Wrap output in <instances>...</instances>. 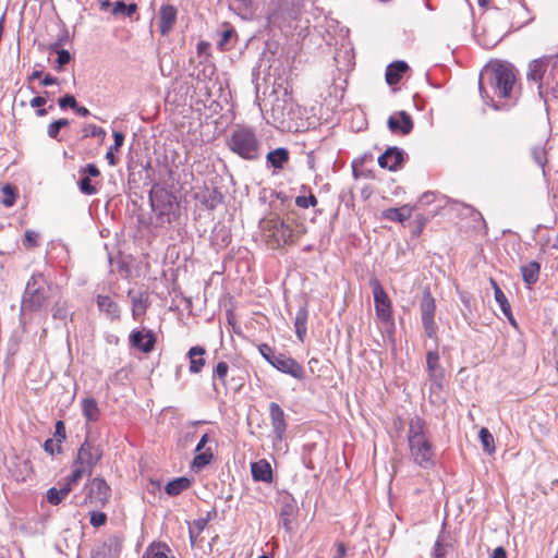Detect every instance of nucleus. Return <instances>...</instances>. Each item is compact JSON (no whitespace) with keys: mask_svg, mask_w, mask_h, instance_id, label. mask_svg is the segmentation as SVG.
<instances>
[{"mask_svg":"<svg viewBox=\"0 0 558 558\" xmlns=\"http://www.w3.org/2000/svg\"><path fill=\"white\" fill-rule=\"evenodd\" d=\"M262 229L272 248H279L293 242L292 228L279 217H271L262 222Z\"/></svg>","mask_w":558,"mask_h":558,"instance_id":"39448f33","label":"nucleus"},{"mask_svg":"<svg viewBox=\"0 0 558 558\" xmlns=\"http://www.w3.org/2000/svg\"><path fill=\"white\" fill-rule=\"evenodd\" d=\"M412 215V208L404 205L400 208H388L383 211V217L390 221L404 222Z\"/></svg>","mask_w":558,"mask_h":558,"instance_id":"a878e982","label":"nucleus"},{"mask_svg":"<svg viewBox=\"0 0 558 558\" xmlns=\"http://www.w3.org/2000/svg\"><path fill=\"white\" fill-rule=\"evenodd\" d=\"M82 413L87 422H97L100 415L97 401L92 397L83 399Z\"/></svg>","mask_w":558,"mask_h":558,"instance_id":"bb28decb","label":"nucleus"},{"mask_svg":"<svg viewBox=\"0 0 558 558\" xmlns=\"http://www.w3.org/2000/svg\"><path fill=\"white\" fill-rule=\"evenodd\" d=\"M72 468L73 470L71 474L65 478V482L63 483V485L71 487V490L80 482L83 475L87 474V469L76 463L75 461H73Z\"/></svg>","mask_w":558,"mask_h":558,"instance_id":"72a5a7b5","label":"nucleus"},{"mask_svg":"<svg viewBox=\"0 0 558 558\" xmlns=\"http://www.w3.org/2000/svg\"><path fill=\"white\" fill-rule=\"evenodd\" d=\"M41 84L44 86H50V85H54V84H58V78L57 77H53L51 76L50 74H47L44 76V78L41 80Z\"/></svg>","mask_w":558,"mask_h":558,"instance_id":"0e129e2a","label":"nucleus"},{"mask_svg":"<svg viewBox=\"0 0 558 558\" xmlns=\"http://www.w3.org/2000/svg\"><path fill=\"white\" fill-rule=\"evenodd\" d=\"M65 425L62 421H57L56 423V429H54V440L58 441L60 445L65 439Z\"/></svg>","mask_w":558,"mask_h":558,"instance_id":"5fc2aeb1","label":"nucleus"},{"mask_svg":"<svg viewBox=\"0 0 558 558\" xmlns=\"http://www.w3.org/2000/svg\"><path fill=\"white\" fill-rule=\"evenodd\" d=\"M447 554V545L444 544L440 536L437 538L432 553V558H445Z\"/></svg>","mask_w":558,"mask_h":558,"instance_id":"de8ad7c7","label":"nucleus"},{"mask_svg":"<svg viewBox=\"0 0 558 558\" xmlns=\"http://www.w3.org/2000/svg\"><path fill=\"white\" fill-rule=\"evenodd\" d=\"M478 437L483 447V450L487 452L488 454H492L495 452V440L492 433L486 428L482 427L478 433Z\"/></svg>","mask_w":558,"mask_h":558,"instance_id":"f704fd0d","label":"nucleus"},{"mask_svg":"<svg viewBox=\"0 0 558 558\" xmlns=\"http://www.w3.org/2000/svg\"><path fill=\"white\" fill-rule=\"evenodd\" d=\"M440 356L437 350H430L426 353V368L427 375L432 383V387L440 389L445 378V372L441 367Z\"/></svg>","mask_w":558,"mask_h":558,"instance_id":"f8f14e48","label":"nucleus"},{"mask_svg":"<svg viewBox=\"0 0 558 558\" xmlns=\"http://www.w3.org/2000/svg\"><path fill=\"white\" fill-rule=\"evenodd\" d=\"M96 304L99 312L105 314L108 319L117 320L120 318V307L110 295L98 294Z\"/></svg>","mask_w":558,"mask_h":558,"instance_id":"f3484780","label":"nucleus"},{"mask_svg":"<svg viewBox=\"0 0 558 558\" xmlns=\"http://www.w3.org/2000/svg\"><path fill=\"white\" fill-rule=\"evenodd\" d=\"M205 353V348L201 345L190 348V350L186 353V356L190 361L189 372L191 374H198L202 372L203 367L206 364L204 359Z\"/></svg>","mask_w":558,"mask_h":558,"instance_id":"4be33fe9","label":"nucleus"},{"mask_svg":"<svg viewBox=\"0 0 558 558\" xmlns=\"http://www.w3.org/2000/svg\"><path fill=\"white\" fill-rule=\"evenodd\" d=\"M269 416L275 439L281 441L287 430V423L286 414L278 403L271 402L269 404Z\"/></svg>","mask_w":558,"mask_h":558,"instance_id":"2eb2a0df","label":"nucleus"},{"mask_svg":"<svg viewBox=\"0 0 558 558\" xmlns=\"http://www.w3.org/2000/svg\"><path fill=\"white\" fill-rule=\"evenodd\" d=\"M271 366L298 380H303L305 378L304 367L294 359L283 353H278L276 357H272Z\"/></svg>","mask_w":558,"mask_h":558,"instance_id":"9b49d317","label":"nucleus"},{"mask_svg":"<svg viewBox=\"0 0 558 558\" xmlns=\"http://www.w3.org/2000/svg\"><path fill=\"white\" fill-rule=\"evenodd\" d=\"M69 125L68 119H59L48 125L47 134L50 138L57 140L60 130Z\"/></svg>","mask_w":558,"mask_h":558,"instance_id":"a19ab883","label":"nucleus"},{"mask_svg":"<svg viewBox=\"0 0 558 558\" xmlns=\"http://www.w3.org/2000/svg\"><path fill=\"white\" fill-rule=\"evenodd\" d=\"M130 344L137 350L149 353L154 350L156 337L151 330H133L129 337Z\"/></svg>","mask_w":558,"mask_h":558,"instance_id":"4468645a","label":"nucleus"},{"mask_svg":"<svg viewBox=\"0 0 558 558\" xmlns=\"http://www.w3.org/2000/svg\"><path fill=\"white\" fill-rule=\"evenodd\" d=\"M81 175H89V178H98L100 175V171L94 163H87L85 167L80 169Z\"/></svg>","mask_w":558,"mask_h":558,"instance_id":"3c124183","label":"nucleus"},{"mask_svg":"<svg viewBox=\"0 0 558 558\" xmlns=\"http://www.w3.org/2000/svg\"><path fill=\"white\" fill-rule=\"evenodd\" d=\"M436 193L435 192H425L420 197L418 203L422 205H429L436 201Z\"/></svg>","mask_w":558,"mask_h":558,"instance_id":"bf43d9fd","label":"nucleus"},{"mask_svg":"<svg viewBox=\"0 0 558 558\" xmlns=\"http://www.w3.org/2000/svg\"><path fill=\"white\" fill-rule=\"evenodd\" d=\"M208 439H209L208 434H204L196 445L195 452L204 451L203 449L206 446V444L208 442Z\"/></svg>","mask_w":558,"mask_h":558,"instance_id":"e2e57ef3","label":"nucleus"},{"mask_svg":"<svg viewBox=\"0 0 558 558\" xmlns=\"http://www.w3.org/2000/svg\"><path fill=\"white\" fill-rule=\"evenodd\" d=\"M251 473L256 482L271 483L274 478L271 465L265 459L253 462L251 464Z\"/></svg>","mask_w":558,"mask_h":558,"instance_id":"aec40b11","label":"nucleus"},{"mask_svg":"<svg viewBox=\"0 0 558 558\" xmlns=\"http://www.w3.org/2000/svg\"><path fill=\"white\" fill-rule=\"evenodd\" d=\"M2 191L3 193L5 194V198L3 199V204L7 206V207H10L13 205L14 203V192H13V187L11 185H4L2 187Z\"/></svg>","mask_w":558,"mask_h":558,"instance_id":"13d9d810","label":"nucleus"},{"mask_svg":"<svg viewBox=\"0 0 558 558\" xmlns=\"http://www.w3.org/2000/svg\"><path fill=\"white\" fill-rule=\"evenodd\" d=\"M547 89L550 90L555 98H558V70L550 71L546 80Z\"/></svg>","mask_w":558,"mask_h":558,"instance_id":"37998d69","label":"nucleus"},{"mask_svg":"<svg viewBox=\"0 0 558 558\" xmlns=\"http://www.w3.org/2000/svg\"><path fill=\"white\" fill-rule=\"evenodd\" d=\"M490 558H507L506 550L502 547H497L494 549Z\"/></svg>","mask_w":558,"mask_h":558,"instance_id":"774afa93","label":"nucleus"},{"mask_svg":"<svg viewBox=\"0 0 558 558\" xmlns=\"http://www.w3.org/2000/svg\"><path fill=\"white\" fill-rule=\"evenodd\" d=\"M85 131H86L85 136L105 137V135H106V131L102 128L97 126L95 124H89L85 129Z\"/></svg>","mask_w":558,"mask_h":558,"instance_id":"6e6d98bb","label":"nucleus"},{"mask_svg":"<svg viewBox=\"0 0 558 558\" xmlns=\"http://www.w3.org/2000/svg\"><path fill=\"white\" fill-rule=\"evenodd\" d=\"M58 104L61 109H65L68 107L74 109L76 108L77 101L73 95H65L59 98Z\"/></svg>","mask_w":558,"mask_h":558,"instance_id":"864d4df0","label":"nucleus"},{"mask_svg":"<svg viewBox=\"0 0 558 558\" xmlns=\"http://www.w3.org/2000/svg\"><path fill=\"white\" fill-rule=\"evenodd\" d=\"M150 204L160 226L171 223V211L173 209L172 197L168 193H150Z\"/></svg>","mask_w":558,"mask_h":558,"instance_id":"1a4fd4ad","label":"nucleus"},{"mask_svg":"<svg viewBox=\"0 0 558 558\" xmlns=\"http://www.w3.org/2000/svg\"><path fill=\"white\" fill-rule=\"evenodd\" d=\"M371 286L373 288L376 315L381 322L387 323L392 317L391 302L377 279H374Z\"/></svg>","mask_w":558,"mask_h":558,"instance_id":"9d476101","label":"nucleus"},{"mask_svg":"<svg viewBox=\"0 0 558 558\" xmlns=\"http://www.w3.org/2000/svg\"><path fill=\"white\" fill-rule=\"evenodd\" d=\"M523 282L527 288H531L538 281L541 274V265L538 262L532 260L520 267Z\"/></svg>","mask_w":558,"mask_h":558,"instance_id":"5701e85b","label":"nucleus"},{"mask_svg":"<svg viewBox=\"0 0 558 558\" xmlns=\"http://www.w3.org/2000/svg\"><path fill=\"white\" fill-rule=\"evenodd\" d=\"M191 484H192V482L190 478L182 476V477H178V478L170 481L166 485L165 490L169 496H178L182 492L190 488Z\"/></svg>","mask_w":558,"mask_h":558,"instance_id":"c756f323","label":"nucleus"},{"mask_svg":"<svg viewBox=\"0 0 558 558\" xmlns=\"http://www.w3.org/2000/svg\"><path fill=\"white\" fill-rule=\"evenodd\" d=\"M289 514H290V507H286V508H283V509H282V511H281V513H280V515H281V518H282V520H283V525H284V527H286V529H288V530L290 529V520H289V518H288V517H289Z\"/></svg>","mask_w":558,"mask_h":558,"instance_id":"680f3d73","label":"nucleus"},{"mask_svg":"<svg viewBox=\"0 0 558 558\" xmlns=\"http://www.w3.org/2000/svg\"><path fill=\"white\" fill-rule=\"evenodd\" d=\"M104 448L95 439L88 436L77 450L75 462L87 469V475H92L93 469L102 459Z\"/></svg>","mask_w":558,"mask_h":558,"instance_id":"423d86ee","label":"nucleus"},{"mask_svg":"<svg viewBox=\"0 0 558 558\" xmlns=\"http://www.w3.org/2000/svg\"><path fill=\"white\" fill-rule=\"evenodd\" d=\"M213 457L214 456L210 448H207L204 451L196 452L192 462V466L197 470H202L211 462Z\"/></svg>","mask_w":558,"mask_h":558,"instance_id":"e433bc0d","label":"nucleus"},{"mask_svg":"<svg viewBox=\"0 0 558 558\" xmlns=\"http://www.w3.org/2000/svg\"><path fill=\"white\" fill-rule=\"evenodd\" d=\"M267 162L275 169H282L289 160V151L284 147L276 148L267 154Z\"/></svg>","mask_w":558,"mask_h":558,"instance_id":"cd10ccee","label":"nucleus"},{"mask_svg":"<svg viewBox=\"0 0 558 558\" xmlns=\"http://www.w3.org/2000/svg\"><path fill=\"white\" fill-rule=\"evenodd\" d=\"M387 124L391 132L400 131L403 135L409 134L413 129V121L410 114L403 110L399 112V118L390 116Z\"/></svg>","mask_w":558,"mask_h":558,"instance_id":"6ab92c4d","label":"nucleus"},{"mask_svg":"<svg viewBox=\"0 0 558 558\" xmlns=\"http://www.w3.org/2000/svg\"><path fill=\"white\" fill-rule=\"evenodd\" d=\"M258 350L262 356L271 365L272 357H276L277 355L272 352L271 348L268 344L263 343L259 345Z\"/></svg>","mask_w":558,"mask_h":558,"instance_id":"4d7b16f0","label":"nucleus"},{"mask_svg":"<svg viewBox=\"0 0 558 558\" xmlns=\"http://www.w3.org/2000/svg\"><path fill=\"white\" fill-rule=\"evenodd\" d=\"M178 11L171 4H163L159 11V29L161 35H168L177 21Z\"/></svg>","mask_w":558,"mask_h":558,"instance_id":"a211bd4d","label":"nucleus"},{"mask_svg":"<svg viewBox=\"0 0 558 558\" xmlns=\"http://www.w3.org/2000/svg\"><path fill=\"white\" fill-rule=\"evenodd\" d=\"M44 449L49 454L54 456L56 453L61 452V445L58 441H56L54 439L49 438V439L45 440Z\"/></svg>","mask_w":558,"mask_h":558,"instance_id":"09e8293b","label":"nucleus"},{"mask_svg":"<svg viewBox=\"0 0 558 558\" xmlns=\"http://www.w3.org/2000/svg\"><path fill=\"white\" fill-rule=\"evenodd\" d=\"M57 287L48 282L43 274H34L28 280L22 300L23 311H38L48 298L52 296Z\"/></svg>","mask_w":558,"mask_h":558,"instance_id":"20e7f679","label":"nucleus"},{"mask_svg":"<svg viewBox=\"0 0 558 558\" xmlns=\"http://www.w3.org/2000/svg\"><path fill=\"white\" fill-rule=\"evenodd\" d=\"M495 300L502 313H509V308H511L510 303L500 288L496 289Z\"/></svg>","mask_w":558,"mask_h":558,"instance_id":"49530a36","label":"nucleus"},{"mask_svg":"<svg viewBox=\"0 0 558 558\" xmlns=\"http://www.w3.org/2000/svg\"><path fill=\"white\" fill-rule=\"evenodd\" d=\"M46 104V98L43 96H36L31 101L29 105L32 108H39Z\"/></svg>","mask_w":558,"mask_h":558,"instance_id":"052dcab7","label":"nucleus"},{"mask_svg":"<svg viewBox=\"0 0 558 558\" xmlns=\"http://www.w3.org/2000/svg\"><path fill=\"white\" fill-rule=\"evenodd\" d=\"M408 69L409 65L404 61H395L390 63L387 66L385 74L387 84L390 86L398 84Z\"/></svg>","mask_w":558,"mask_h":558,"instance_id":"b1692460","label":"nucleus"},{"mask_svg":"<svg viewBox=\"0 0 558 558\" xmlns=\"http://www.w3.org/2000/svg\"><path fill=\"white\" fill-rule=\"evenodd\" d=\"M403 150L398 147H389L384 154L378 157V165L390 171L397 170V168L403 162Z\"/></svg>","mask_w":558,"mask_h":558,"instance_id":"dca6fc26","label":"nucleus"},{"mask_svg":"<svg viewBox=\"0 0 558 558\" xmlns=\"http://www.w3.org/2000/svg\"><path fill=\"white\" fill-rule=\"evenodd\" d=\"M85 502L95 508H104L110 500L111 488L102 477H94L85 484Z\"/></svg>","mask_w":558,"mask_h":558,"instance_id":"0eeeda50","label":"nucleus"},{"mask_svg":"<svg viewBox=\"0 0 558 558\" xmlns=\"http://www.w3.org/2000/svg\"><path fill=\"white\" fill-rule=\"evenodd\" d=\"M408 445L414 463L423 469L434 465L435 449L426 422L415 415L409 422Z\"/></svg>","mask_w":558,"mask_h":558,"instance_id":"f257e3e1","label":"nucleus"},{"mask_svg":"<svg viewBox=\"0 0 558 558\" xmlns=\"http://www.w3.org/2000/svg\"><path fill=\"white\" fill-rule=\"evenodd\" d=\"M129 298L132 302V315L136 319L137 317L145 314L148 307V293L145 291H134L130 290L128 292Z\"/></svg>","mask_w":558,"mask_h":558,"instance_id":"412c9836","label":"nucleus"},{"mask_svg":"<svg viewBox=\"0 0 558 558\" xmlns=\"http://www.w3.org/2000/svg\"><path fill=\"white\" fill-rule=\"evenodd\" d=\"M107 521V515L100 511H93L90 513V524L95 527L104 525Z\"/></svg>","mask_w":558,"mask_h":558,"instance_id":"8fccbe9b","label":"nucleus"},{"mask_svg":"<svg viewBox=\"0 0 558 558\" xmlns=\"http://www.w3.org/2000/svg\"><path fill=\"white\" fill-rule=\"evenodd\" d=\"M113 140H114V143L112 146L109 147L107 154H106V159L108 160V163L110 166H116L117 165V157L114 155V151L119 150V148L123 145V142H124V135L121 133V132H113Z\"/></svg>","mask_w":558,"mask_h":558,"instance_id":"2f4dec72","label":"nucleus"},{"mask_svg":"<svg viewBox=\"0 0 558 558\" xmlns=\"http://www.w3.org/2000/svg\"><path fill=\"white\" fill-rule=\"evenodd\" d=\"M57 68L60 70L63 65L68 64L71 60V53L65 50V49H61V50H58L57 51Z\"/></svg>","mask_w":558,"mask_h":558,"instance_id":"603ef678","label":"nucleus"},{"mask_svg":"<svg viewBox=\"0 0 558 558\" xmlns=\"http://www.w3.org/2000/svg\"><path fill=\"white\" fill-rule=\"evenodd\" d=\"M487 77L489 85L495 94L500 98H510L511 92L515 82L514 69L510 63L497 62L494 63L480 78V93L487 105H492L495 110H499L501 106L496 104L490 98L483 86V78Z\"/></svg>","mask_w":558,"mask_h":558,"instance_id":"f03ea898","label":"nucleus"},{"mask_svg":"<svg viewBox=\"0 0 558 558\" xmlns=\"http://www.w3.org/2000/svg\"><path fill=\"white\" fill-rule=\"evenodd\" d=\"M142 558H175V556L165 543H153L146 548Z\"/></svg>","mask_w":558,"mask_h":558,"instance_id":"393cba45","label":"nucleus"},{"mask_svg":"<svg viewBox=\"0 0 558 558\" xmlns=\"http://www.w3.org/2000/svg\"><path fill=\"white\" fill-rule=\"evenodd\" d=\"M53 319L66 322L69 317H72L68 301L59 299L52 307Z\"/></svg>","mask_w":558,"mask_h":558,"instance_id":"473e14b6","label":"nucleus"},{"mask_svg":"<svg viewBox=\"0 0 558 558\" xmlns=\"http://www.w3.org/2000/svg\"><path fill=\"white\" fill-rule=\"evenodd\" d=\"M136 11L134 3L125 4L123 1H116L112 4L111 13L113 15L131 16Z\"/></svg>","mask_w":558,"mask_h":558,"instance_id":"4c0bfd02","label":"nucleus"},{"mask_svg":"<svg viewBox=\"0 0 558 558\" xmlns=\"http://www.w3.org/2000/svg\"><path fill=\"white\" fill-rule=\"evenodd\" d=\"M544 73V63L541 60H533L529 65L527 80L541 82Z\"/></svg>","mask_w":558,"mask_h":558,"instance_id":"c9c22d12","label":"nucleus"},{"mask_svg":"<svg viewBox=\"0 0 558 558\" xmlns=\"http://www.w3.org/2000/svg\"><path fill=\"white\" fill-rule=\"evenodd\" d=\"M229 365L226 362H219L213 373V380L219 379L222 385H226V377L228 375Z\"/></svg>","mask_w":558,"mask_h":558,"instance_id":"79ce46f5","label":"nucleus"},{"mask_svg":"<svg viewBox=\"0 0 558 558\" xmlns=\"http://www.w3.org/2000/svg\"><path fill=\"white\" fill-rule=\"evenodd\" d=\"M78 189L85 195H95L98 192L96 185L92 183V178H89V175H81Z\"/></svg>","mask_w":558,"mask_h":558,"instance_id":"ea45409f","label":"nucleus"},{"mask_svg":"<svg viewBox=\"0 0 558 558\" xmlns=\"http://www.w3.org/2000/svg\"><path fill=\"white\" fill-rule=\"evenodd\" d=\"M23 245L26 248H33L39 245V234L33 230H26L23 239Z\"/></svg>","mask_w":558,"mask_h":558,"instance_id":"c03bdc74","label":"nucleus"},{"mask_svg":"<svg viewBox=\"0 0 558 558\" xmlns=\"http://www.w3.org/2000/svg\"><path fill=\"white\" fill-rule=\"evenodd\" d=\"M295 205L300 208H308L317 205V198L314 194H310L308 196L299 195L295 198Z\"/></svg>","mask_w":558,"mask_h":558,"instance_id":"a18cd8bd","label":"nucleus"},{"mask_svg":"<svg viewBox=\"0 0 558 558\" xmlns=\"http://www.w3.org/2000/svg\"><path fill=\"white\" fill-rule=\"evenodd\" d=\"M71 493V487L61 485L60 488L51 487L47 490V500L49 504L57 506L59 505L69 494Z\"/></svg>","mask_w":558,"mask_h":558,"instance_id":"7c9ffc66","label":"nucleus"},{"mask_svg":"<svg viewBox=\"0 0 558 558\" xmlns=\"http://www.w3.org/2000/svg\"><path fill=\"white\" fill-rule=\"evenodd\" d=\"M533 160L544 169L547 163L546 150L543 144H537L531 148Z\"/></svg>","mask_w":558,"mask_h":558,"instance_id":"58836bf2","label":"nucleus"},{"mask_svg":"<svg viewBox=\"0 0 558 558\" xmlns=\"http://www.w3.org/2000/svg\"><path fill=\"white\" fill-rule=\"evenodd\" d=\"M347 554V548H345V545L344 543L342 542H339L337 544V556L336 558H343Z\"/></svg>","mask_w":558,"mask_h":558,"instance_id":"69168bd1","label":"nucleus"},{"mask_svg":"<svg viewBox=\"0 0 558 558\" xmlns=\"http://www.w3.org/2000/svg\"><path fill=\"white\" fill-rule=\"evenodd\" d=\"M307 317H308V311L307 307L301 306L299 311L296 312L295 319H294V327H295V333L300 341L304 340V337L307 331Z\"/></svg>","mask_w":558,"mask_h":558,"instance_id":"c85d7f7f","label":"nucleus"},{"mask_svg":"<svg viewBox=\"0 0 558 558\" xmlns=\"http://www.w3.org/2000/svg\"><path fill=\"white\" fill-rule=\"evenodd\" d=\"M465 210L468 211V214H470L471 216H474V217H475V218H474V221H475L476 219H478V220H481L482 222H484V219H483V217H482L481 213L476 211L473 207H471V206H465Z\"/></svg>","mask_w":558,"mask_h":558,"instance_id":"338daca9","label":"nucleus"},{"mask_svg":"<svg viewBox=\"0 0 558 558\" xmlns=\"http://www.w3.org/2000/svg\"><path fill=\"white\" fill-rule=\"evenodd\" d=\"M121 553V541L111 536L101 543L96 544L90 551L92 558H118Z\"/></svg>","mask_w":558,"mask_h":558,"instance_id":"ddd939ff","label":"nucleus"},{"mask_svg":"<svg viewBox=\"0 0 558 558\" xmlns=\"http://www.w3.org/2000/svg\"><path fill=\"white\" fill-rule=\"evenodd\" d=\"M421 319L426 336L437 340V324L435 322L436 302L429 290L423 292L420 303Z\"/></svg>","mask_w":558,"mask_h":558,"instance_id":"6e6552de","label":"nucleus"},{"mask_svg":"<svg viewBox=\"0 0 558 558\" xmlns=\"http://www.w3.org/2000/svg\"><path fill=\"white\" fill-rule=\"evenodd\" d=\"M229 149L246 160H256L260 155V142L252 128L236 125L228 141Z\"/></svg>","mask_w":558,"mask_h":558,"instance_id":"7ed1b4c3","label":"nucleus"}]
</instances>
